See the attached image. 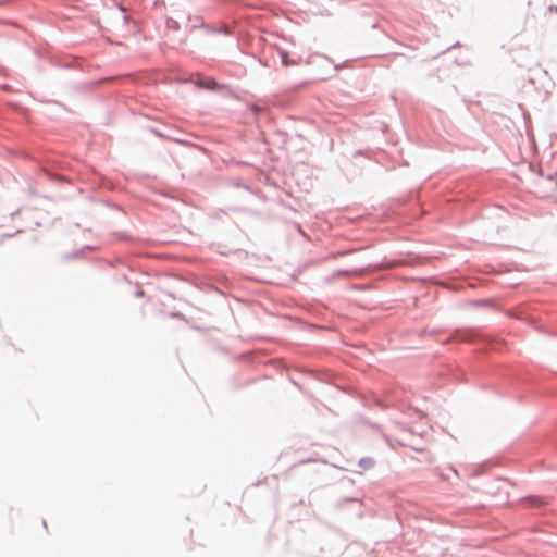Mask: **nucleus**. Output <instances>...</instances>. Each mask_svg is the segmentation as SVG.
<instances>
[{"mask_svg": "<svg viewBox=\"0 0 557 557\" xmlns=\"http://www.w3.org/2000/svg\"><path fill=\"white\" fill-rule=\"evenodd\" d=\"M281 57H282V62H283V64H284L285 66L296 64L295 62L289 61L288 55H287V52L282 51V52H281Z\"/></svg>", "mask_w": 557, "mask_h": 557, "instance_id": "nucleus-2", "label": "nucleus"}, {"mask_svg": "<svg viewBox=\"0 0 557 557\" xmlns=\"http://www.w3.org/2000/svg\"><path fill=\"white\" fill-rule=\"evenodd\" d=\"M199 85L209 89H214L218 86L216 82L210 78L199 82Z\"/></svg>", "mask_w": 557, "mask_h": 557, "instance_id": "nucleus-1", "label": "nucleus"}]
</instances>
